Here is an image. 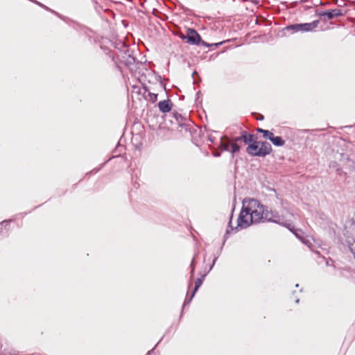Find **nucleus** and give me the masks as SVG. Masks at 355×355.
<instances>
[{
  "label": "nucleus",
  "mask_w": 355,
  "mask_h": 355,
  "mask_svg": "<svg viewBox=\"0 0 355 355\" xmlns=\"http://www.w3.org/2000/svg\"><path fill=\"white\" fill-rule=\"evenodd\" d=\"M265 130H263V129L260 128H258L257 129V132H261V133H263V132H265Z\"/></svg>",
  "instance_id": "16"
},
{
  "label": "nucleus",
  "mask_w": 355,
  "mask_h": 355,
  "mask_svg": "<svg viewBox=\"0 0 355 355\" xmlns=\"http://www.w3.org/2000/svg\"><path fill=\"white\" fill-rule=\"evenodd\" d=\"M343 14H342L341 10L334 9V10L322 12L320 14V16L326 17L327 18V19L329 20V19H332L333 18H334L336 17L341 16Z\"/></svg>",
  "instance_id": "6"
},
{
  "label": "nucleus",
  "mask_w": 355,
  "mask_h": 355,
  "mask_svg": "<svg viewBox=\"0 0 355 355\" xmlns=\"http://www.w3.org/2000/svg\"><path fill=\"white\" fill-rule=\"evenodd\" d=\"M261 157L269 155L272 152L271 145L266 141H259Z\"/></svg>",
  "instance_id": "7"
},
{
  "label": "nucleus",
  "mask_w": 355,
  "mask_h": 355,
  "mask_svg": "<svg viewBox=\"0 0 355 355\" xmlns=\"http://www.w3.org/2000/svg\"><path fill=\"white\" fill-rule=\"evenodd\" d=\"M271 142L277 146H282L285 144V141L281 137L278 136L273 135L270 138Z\"/></svg>",
  "instance_id": "11"
},
{
  "label": "nucleus",
  "mask_w": 355,
  "mask_h": 355,
  "mask_svg": "<svg viewBox=\"0 0 355 355\" xmlns=\"http://www.w3.org/2000/svg\"><path fill=\"white\" fill-rule=\"evenodd\" d=\"M272 220V214L266 210L259 201L253 198H245L243 201L242 209L237 219L236 228L243 229L254 223Z\"/></svg>",
  "instance_id": "1"
},
{
  "label": "nucleus",
  "mask_w": 355,
  "mask_h": 355,
  "mask_svg": "<svg viewBox=\"0 0 355 355\" xmlns=\"http://www.w3.org/2000/svg\"><path fill=\"white\" fill-rule=\"evenodd\" d=\"M231 144L232 140L229 139L227 137H223L220 141V148L223 150L230 151Z\"/></svg>",
  "instance_id": "9"
},
{
  "label": "nucleus",
  "mask_w": 355,
  "mask_h": 355,
  "mask_svg": "<svg viewBox=\"0 0 355 355\" xmlns=\"http://www.w3.org/2000/svg\"><path fill=\"white\" fill-rule=\"evenodd\" d=\"M241 141H237V137L232 140L230 152L232 155L239 152L241 149Z\"/></svg>",
  "instance_id": "10"
},
{
  "label": "nucleus",
  "mask_w": 355,
  "mask_h": 355,
  "mask_svg": "<svg viewBox=\"0 0 355 355\" xmlns=\"http://www.w3.org/2000/svg\"><path fill=\"white\" fill-rule=\"evenodd\" d=\"M182 39H187V42L191 44L198 45L201 42V37L197 31L193 28H188L186 31V35L181 34Z\"/></svg>",
  "instance_id": "3"
},
{
  "label": "nucleus",
  "mask_w": 355,
  "mask_h": 355,
  "mask_svg": "<svg viewBox=\"0 0 355 355\" xmlns=\"http://www.w3.org/2000/svg\"><path fill=\"white\" fill-rule=\"evenodd\" d=\"M158 107L159 110L163 113L169 112L172 109V105L169 100L159 101Z\"/></svg>",
  "instance_id": "8"
},
{
  "label": "nucleus",
  "mask_w": 355,
  "mask_h": 355,
  "mask_svg": "<svg viewBox=\"0 0 355 355\" xmlns=\"http://www.w3.org/2000/svg\"><path fill=\"white\" fill-rule=\"evenodd\" d=\"M274 135V134L269 130H265L263 134V137L264 138L268 139L270 140V138Z\"/></svg>",
  "instance_id": "13"
},
{
  "label": "nucleus",
  "mask_w": 355,
  "mask_h": 355,
  "mask_svg": "<svg viewBox=\"0 0 355 355\" xmlns=\"http://www.w3.org/2000/svg\"><path fill=\"white\" fill-rule=\"evenodd\" d=\"M149 101H152L153 103L155 102L157 100V94H153V93H149Z\"/></svg>",
  "instance_id": "14"
},
{
  "label": "nucleus",
  "mask_w": 355,
  "mask_h": 355,
  "mask_svg": "<svg viewBox=\"0 0 355 355\" xmlns=\"http://www.w3.org/2000/svg\"><path fill=\"white\" fill-rule=\"evenodd\" d=\"M202 281L201 279L200 278H198L196 281H195V287H194V290L193 291V293H192V295H191V297H193L196 293V292L198 291V289L200 287V286L202 285Z\"/></svg>",
  "instance_id": "12"
},
{
  "label": "nucleus",
  "mask_w": 355,
  "mask_h": 355,
  "mask_svg": "<svg viewBox=\"0 0 355 355\" xmlns=\"http://www.w3.org/2000/svg\"><path fill=\"white\" fill-rule=\"evenodd\" d=\"M246 152L252 156H261L260 144L256 139L246 148Z\"/></svg>",
  "instance_id": "4"
},
{
  "label": "nucleus",
  "mask_w": 355,
  "mask_h": 355,
  "mask_svg": "<svg viewBox=\"0 0 355 355\" xmlns=\"http://www.w3.org/2000/svg\"><path fill=\"white\" fill-rule=\"evenodd\" d=\"M319 24L318 20H315L311 23L294 24L288 26L287 28L293 30L295 32L298 31H311L318 27Z\"/></svg>",
  "instance_id": "2"
},
{
  "label": "nucleus",
  "mask_w": 355,
  "mask_h": 355,
  "mask_svg": "<svg viewBox=\"0 0 355 355\" xmlns=\"http://www.w3.org/2000/svg\"><path fill=\"white\" fill-rule=\"evenodd\" d=\"M257 120L261 121L263 119V116L261 114H254Z\"/></svg>",
  "instance_id": "15"
},
{
  "label": "nucleus",
  "mask_w": 355,
  "mask_h": 355,
  "mask_svg": "<svg viewBox=\"0 0 355 355\" xmlns=\"http://www.w3.org/2000/svg\"><path fill=\"white\" fill-rule=\"evenodd\" d=\"M255 139L256 137L254 135L250 134L246 131H243L240 137H237V141L243 142L245 144H250Z\"/></svg>",
  "instance_id": "5"
}]
</instances>
